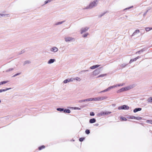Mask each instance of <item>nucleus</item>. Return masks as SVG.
Masks as SVG:
<instances>
[{"label": "nucleus", "instance_id": "1", "mask_svg": "<svg viewBox=\"0 0 152 152\" xmlns=\"http://www.w3.org/2000/svg\"><path fill=\"white\" fill-rule=\"evenodd\" d=\"M98 0H95L94 1L91 2L84 9H91L93 8L96 6L98 3Z\"/></svg>", "mask_w": 152, "mask_h": 152}, {"label": "nucleus", "instance_id": "2", "mask_svg": "<svg viewBox=\"0 0 152 152\" xmlns=\"http://www.w3.org/2000/svg\"><path fill=\"white\" fill-rule=\"evenodd\" d=\"M133 87V86H129L127 87L122 88L117 91V93H119L129 90Z\"/></svg>", "mask_w": 152, "mask_h": 152}, {"label": "nucleus", "instance_id": "3", "mask_svg": "<svg viewBox=\"0 0 152 152\" xmlns=\"http://www.w3.org/2000/svg\"><path fill=\"white\" fill-rule=\"evenodd\" d=\"M65 42H70L74 41L75 39L74 38L69 36L66 37L64 38Z\"/></svg>", "mask_w": 152, "mask_h": 152}, {"label": "nucleus", "instance_id": "4", "mask_svg": "<svg viewBox=\"0 0 152 152\" xmlns=\"http://www.w3.org/2000/svg\"><path fill=\"white\" fill-rule=\"evenodd\" d=\"M100 73V69L98 68L96 69L92 72V75L94 76H96L98 75Z\"/></svg>", "mask_w": 152, "mask_h": 152}, {"label": "nucleus", "instance_id": "5", "mask_svg": "<svg viewBox=\"0 0 152 152\" xmlns=\"http://www.w3.org/2000/svg\"><path fill=\"white\" fill-rule=\"evenodd\" d=\"M50 51L53 53H56L58 51V48L56 46H53L50 49Z\"/></svg>", "mask_w": 152, "mask_h": 152}, {"label": "nucleus", "instance_id": "6", "mask_svg": "<svg viewBox=\"0 0 152 152\" xmlns=\"http://www.w3.org/2000/svg\"><path fill=\"white\" fill-rule=\"evenodd\" d=\"M89 29V28L88 27H85L81 28L80 30V34H82L83 33L87 31Z\"/></svg>", "mask_w": 152, "mask_h": 152}, {"label": "nucleus", "instance_id": "7", "mask_svg": "<svg viewBox=\"0 0 152 152\" xmlns=\"http://www.w3.org/2000/svg\"><path fill=\"white\" fill-rule=\"evenodd\" d=\"M129 108V107L126 105H124L121 106H119L118 107L119 110H128Z\"/></svg>", "mask_w": 152, "mask_h": 152}, {"label": "nucleus", "instance_id": "8", "mask_svg": "<svg viewBox=\"0 0 152 152\" xmlns=\"http://www.w3.org/2000/svg\"><path fill=\"white\" fill-rule=\"evenodd\" d=\"M111 113L110 112L106 111H102L99 113V115L101 116H103L104 115H108Z\"/></svg>", "mask_w": 152, "mask_h": 152}, {"label": "nucleus", "instance_id": "9", "mask_svg": "<svg viewBox=\"0 0 152 152\" xmlns=\"http://www.w3.org/2000/svg\"><path fill=\"white\" fill-rule=\"evenodd\" d=\"M74 80V79L72 78H68L67 79H66L65 80H64V81L63 83H68L70 82H72Z\"/></svg>", "mask_w": 152, "mask_h": 152}, {"label": "nucleus", "instance_id": "10", "mask_svg": "<svg viewBox=\"0 0 152 152\" xmlns=\"http://www.w3.org/2000/svg\"><path fill=\"white\" fill-rule=\"evenodd\" d=\"M10 17V14H1L0 13V18L1 17H4L7 18V17Z\"/></svg>", "mask_w": 152, "mask_h": 152}, {"label": "nucleus", "instance_id": "11", "mask_svg": "<svg viewBox=\"0 0 152 152\" xmlns=\"http://www.w3.org/2000/svg\"><path fill=\"white\" fill-rule=\"evenodd\" d=\"M56 60L54 59H50L48 62V64H50L54 63Z\"/></svg>", "mask_w": 152, "mask_h": 152}, {"label": "nucleus", "instance_id": "12", "mask_svg": "<svg viewBox=\"0 0 152 152\" xmlns=\"http://www.w3.org/2000/svg\"><path fill=\"white\" fill-rule=\"evenodd\" d=\"M140 32V30L139 29L136 30L132 35V36H134L136 35L137 34H139Z\"/></svg>", "mask_w": 152, "mask_h": 152}, {"label": "nucleus", "instance_id": "13", "mask_svg": "<svg viewBox=\"0 0 152 152\" xmlns=\"http://www.w3.org/2000/svg\"><path fill=\"white\" fill-rule=\"evenodd\" d=\"M91 98V102L99 101L98 97H95V98Z\"/></svg>", "mask_w": 152, "mask_h": 152}, {"label": "nucleus", "instance_id": "14", "mask_svg": "<svg viewBox=\"0 0 152 152\" xmlns=\"http://www.w3.org/2000/svg\"><path fill=\"white\" fill-rule=\"evenodd\" d=\"M99 97V101H102L104 99H107V97L106 96H104L102 97Z\"/></svg>", "mask_w": 152, "mask_h": 152}, {"label": "nucleus", "instance_id": "15", "mask_svg": "<svg viewBox=\"0 0 152 152\" xmlns=\"http://www.w3.org/2000/svg\"><path fill=\"white\" fill-rule=\"evenodd\" d=\"M100 66V65H96L90 67V68L91 69H94Z\"/></svg>", "mask_w": 152, "mask_h": 152}, {"label": "nucleus", "instance_id": "16", "mask_svg": "<svg viewBox=\"0 0 152 152\" xmlns=\"http://www.w3.org/2000/svg\"><path fill=\"white\" fill-rule=\"evenodd\" d=\"M11 89V88H6L4 89H0V93H1L3 92H5V91H6L8 90H10Z\"/></svg>", "mask_w": 152, "mask_h": 152}, {"label": "nucleus", "instance_id": "17", "mask_svg": "<svg viewBox=\"0 0 152 152\" xmlns=\"http://www.w3.org/2000/svg\"><path fill=\"white\" fill-rule=\"evenodd\" d=\"M141 110L142 108H136L133 111L134 113H136L138 111Z\"/></svg>", "mask_w": 152, "mask_h": 152}, {"label": "nucleus", "instance_id": "18", "mask_svg": "<svg viewBox=\"0 0 152 152\" xmlns=\"http://www.w3.org/2000/svg\"><path fill=\"white\" fill-rule=\"evenodd\" d=\"M31 63V62L30 61L26 60L24 62L23 64L24 65H25L27 64H30Z\"/></svg>", "mask_w": 152, "mask_h": 152}, {"label": "nucleus", "instance_id": "19", "mask_svg": "<svg viewBox=\"0 0 152 152\" xmlns=\"http://www.w3.org/2000/svg\"><path fill=\"white\" fill-rule=\"evenodd\" d=\"M96 121V120L94 118H92L91 119L89 120V122L90 123H94Z\"/></svg>", "mask_w": 152, "mask_h": 152}, {"label": "nucleus", "instance_id": "20", "mask_svg": "<svg viewBox=\"0 0 152 152\" xmlns=\"http://www.w3.org/2000/svg\"><path fill=\"white\" fill-rule=\"evenodd\" d=\"M14 69L13 68H10L7 69L6 71V72H10L12 71Z\"/></svg>", "mask_w": 152, "mask_h": 152}, {"label": "nucleus", "instance_id": "21", "mask_svg": "<svg viewBox=\"0 0 152 152\" xmlns=\"http://www.w3.org/2000/svg\"><path fill=\"white\" fill-rule=\"evenodd\" d=\"M9 82V81H4L0 82V86L5 84Z\"/></svg>", "mask_w": 152, "mask_h": 152}, {"label": "nucleus", "instance_id": "22", "mask_svg": "<svg viewBox=\"0 0 152 152\" xmlns=\"http://www.w3.org/2000/svg\"><path fill=\"white\" fill-rule=\"evenodd\" d=\"M63 111L65 113H69L71 112V111L69 109H65Z\"/></svg>", "mask_w": 152, "mask_h": 152}, {"label": "nucleus", "instance_id": "23", "mask_svg": "<svg viewBox=\"0 0 152 152\" xmlns=\"http://www.w3.org/2000/svg\"><path fill=\"white\" fill-rule=\"evenodd\" d=\"M73 79L74 80H75L78 81H80L81 80V79L80 77H77Z\"/></svg>", "mask_w": 152, "mask_h": 152}, {"label": "nucleus", "instance_id": "24", "mask_svg": "<svg viewBox=\"0 0 152 152\" xmlns=\"http://www.w3.org/2000/svg\"><path fill=\"white\" fill-rule=\"evenodd\" d=\"M145 30L146 31H148L152 30V28L146 27L145 28Z\"/></svg>", "mask_w": 152, "mask_h": 152}, {"label": "nucleus", "instance_id": "25", "mask_svg": "<svg viewBox=\"0 0 152 152\" xmlns=\"http://www.w3.org/2000/svg\"><path fill=\"white\" fill-rule=\"evenodd\" d=\"M89 34L88 33H86L83 35L82 37L84 38H85Z\"/></svg>", "mask_w": 152, "mask_h": 152}, {"label": "nucleus", "instance_id": "26", "mask_svg": "<svg viewBox=\"0 0 152 152\" xmlns=\"http://www.w3.org/2000/svg\"><path fill=\"white\" fill-rule=\"evenodd\" d=\"M144 50H145L144 49H142L141 50L136 52V53L140 54V53L143 52Z\"/></svg>", "mask_w": 152, "mask_h": 152}, {"label": "nucleus", "instance_id": "27", "mask_svg": "<svg viewBox=\"0 0 152 152\" xmlns=\"http://www.w3.org/2000/svg\"><path fill=\"white\" fill-rule=\"evenodd\" d=\"M106 75H107V74H102L100 75H99V76H98L97 77H103L106 76Z\"/></svg>", "mask_w": 152, "mask_h": 152}, {"label": "nucleus", "instance_id": "28", "mask_svg": "<svg viewBox=\"0 0 152 152\" xmlns=\"http://www.w3.org/2000/svg\"><path fill=\"white\" fill-rule=\"evenodd\" d=\"M148 101L150 103H152V97L149 98L148 99Z\"/></svg>", "mask_w": 152, "mask_h": 152}, {"label": "nucleus", "instance_id": "29", "mask_svg": "<svg viewBox=\"0 0 152 152\" xmlns=\"http://www.w3.org/2000/svg\"><path fill=\"white\" fill-rule=\"evenodd\" d=\"M64 22V21H61V22H58L56 24V25H58L61 24H62Z\"/></svg>", "mask_w": 152, "mask_h": 152}, {"label": "nucleus", "instance_id": "30", "mask_svg": "<svg viewBox=\"0 0 152 152\" xmlns=\"http://www.w3.org/2000/svg\"><path fill=\"white\" fill-rule=\"evenodd\" d=\"M137 59H136V58H134V59H131L130 61H129V63L130 64L131 63H132L134 61H136Z\"/></svg>", "mask_w": 152, "mask_h": 152}, {"label": "nucleus", "instance_id": "31", "mask_svg": "<svg viewBox=\"0 0 152 152\" xmlns=\"http://www.w3.org/2000/svg\"><path fill=\"white\" fill-rule=\"evenodd\" d=\"M57 110L58 111H59L60 112H61L62 111H64V109L63 108H58L57 109Z\"/></svg>", "mask_w": 152, "mask_h": 152}, {"label": "nucleus", "instance_id": "32", "mask_svg": "<svg viewBox=\"0 0 152 152\" xmlns=\"http://www.w3.org/2000/svg\"><path fill=\"white\" fill-rule=\"evenodd\" d=\"M45 148V146L44 145H42L41 146L39 147V150H41L42 149L44 148Z\"/></svg>", "mask_w": 152, "mask_h": 152}, {"label": "nucleus", "instance_id": "33", "mask_svg": "<svg viewBox=\"0 0 152 152\" xmlns=\"http://www.w3.org/2000/svg\"><path fill=\"white\" fill-rule=\"evenodd\" d=\"M135 119L137 120H140L142 119V118L139 116L135 117Z\"/></svg>", "mask_w": 152, "mask_h": 152}, {"label": "nucleus", "instance_id": "34", "mask_svg": "<svg viewBox=\"0 0 152 152\" xmlns=\"http://www.w3.org/2000/svg\"><path fill=\"white\" fill-rule=\"evenodd\" d=\"M20 74H21V73H18L14 75L12 77H15L17 76L20 75Z\"/></svg>", "mask_w": 152, "mask_h": 152}, {"label": "nucleus", "instance_id": "35", "mask_svg": "<svg viewBox=\"0 0 152 152\" xmlns=\"http://www.w3.org/2000/svg\"><path fill=\"white\" fill-rule=\"evenodd\" d=\"M135 117L134 116H132L128 117L129 119H135Z\"/></svg>", "mask_w": 152, "mask_h": 152}, {"label": "nucleus", "instance_id": "36", "mask_svg": "<svg viewBox=\"0 0 152 152\" xmlns=\"http://www.w3.org/2000/svg\"><path fill=\"white\" fill-rule=\"evenodd\" d=\"M86 133L87 134H88L90 133V132L89 130L87 129L85 131Z\"/></svg>", "mask_w": 152, "mask_h": 152}, {"label": "nucleus", "instance_id": "37", "mask_svg": "<svg viewBox=\"0 0 152 152\" xmlns=\"http://www.w3.org/2000/svg\"><path fill=\"white\" fill-rule=\"evenodd\" d=\"M85 102H91V98H88L85 99Z\"/></svg>", "mask_w": 152, "mask_h": 152}, {"label": "nucleus", "instance_id": "38", "mask_svg": "<svg viewBox=\"0 0 152 152\" xmlns=\"http://www.w3.org/2000/svg\"><path fill=\"white\" fill-rule=\"evenodd\" d=\"M73 108L75 110H80L81 109L80 108L78 107H74Z\"/></svg>", "mask_w": 152, "mask_h": 152}, {"label": "nucleus", "instance_id": "39", "mask_svg": "<svg viewBox=\"0 0 152 152\" xmlns=\"http://www.w3.org/2000/svg\"><path fill=\"white\" fill-rule=\"evenodd\" d=\"M121 119H122L123 121H126L127 120V119L126 118L123 117H121Z\"/></svg>", "mask_w": 152, "mask_h": 152}, {"label": "nucleus", "instance_id": "40", "mask_svg": "<svg viewBox=\"0 0 152 152\" xmlns=\"http://www.w3.org/2000/svg\"><path fill=\"white\" fill-rule=\"evenodd\" d=\"M147 122L152 124V120H148L147 121Z\"/></svg>", "mask_w": 152, "mask_h": 152}, {"label": "nucleus", "instance_id": "41", "mask_svg": "<svg viewBox=\"0 0 152 152\" xmlns=\"http://www.w3.org/2000/svg\"><path fill=\"white\" fill-rule=\"evenodd\" d=\"M85 139V138H80L79 139V140L80 141L82 142Z\"/></svg>", "mask_w": 152, "mask_h": 152}, {"label": "nucleus", "instance_id": "42", "mask_svg": "<svg viewBox=\"0 0 152 152\" xmlns=\"http://www.w3.org/2000/svg\"><path fill=\"white\" fill-rule=\"evenodd\" d=\"M90 115L91 116H94V113L93 112H91L90 113Z\"/></svg>", "mask_w": 152, "mask_h": 152}, {"label": "nucleus", "instance_id": "43", "mask_svg": "<svg viewBox=\"0 0 152 152\" xmlns=\"http://www.w3.org/2000/svg\"><path fill=\"white\" fill-rule=\"evenodd\" d=\"M112 88H111V86H110L109 87H108V88L106 89L107 91H108L110 90Z\"/></svg>", "mask_w": 152, "mask_h": 152}, {"label": "nucleus", "instance_id": "44", "mask_svg": "<svg viewBox=\"0 0 152 152\" xmlns=\"http://www.w3.org/2000/svg\"><path fill=\"white\" fill-rule=\"evenodd\" d=\"M50 2L48 0H47V1H45V2H44V3H45V4H47V3H50Z\"/></svg>", "mask_w": 152, "mask_h": 152}, {"label": "nucleus", "instance_id": "45", "mask_svg": "<svg viewBox=\"0 0 152 152\" xmlns=\"http://www.w3.org/2000/svg\"><path fill=\"white\" fill-rule=\"evenodd\" d=\"M111 86V88H115V87H117V86L116 85H114V86Z\"/></svg>", "mask_w": 152, "mask_h": 152}, {"label": "nucleus", "instance_id": "46", "mask_svg": "<svg viewBox=\"0 0 152 152\" xmlns=\"http://www.w3.org/2000/svg\"><path fill=\"white\" fill-rule=\"evenodd\" d=\"M88 70H83V71H81L80 73H82V72H88Z\"/></svg>", "mask_w": 152, "mask_h": 152}, {"label": "nucleus", "instance_id": "47", "mask_svg": "<svg viewBox=\"0 0 152 152\" xmlns=\"http://www.w3.org/2000/svg\"><path fill=\"white\" fill-rule=\"evenodd\" d=\"M133 7V6H132L129 7H128V8H126L125 9H124V10H127V9H130L131 8H132Z\"/></svg>", "mask_w": 152, "mask_h": 152}, {"label": "nucleus", "instance_id": "48", "mask_svg": "<svg viewBox=\"0 0 152 152\" xmlns=\"http://www.w3.org/2000/svg\"><path fill=\"white\" fill-rule=\"evenodd\" d=\"M85 102V99L81 100L79 101L80 102Z\"/></svg>", "mask_w": 152, "mask_h": 152}, {"label": "nucleus", "instance_id": "49", "mask_svg": "<svg viewBox=\"0 0 152 152\" xmlns=\"http://www.w3.org/2000/svg\"><path fill=\"white\" fill-rule=\"evenodd\" d=\"M126 65L125 64H122L121 65V66L123 67H124Z\"/></svg>", "mask_w": 152, "mask_h": 152}, {"label": "nucleus", "instance_id": "50", "mask_svg": "<svg viewBox=\"0 0 152 152\" xmlns=\"http://www.w3.org/2000/svg\"><path fill=\"white\" fill-rule=\"evenodd\" d=\"M106 91H107L106 89H105L104 90L101 91L100 93L104 92H106Z\"/></svg>", "mask_w": 152, "mask_h": 152}, {"label": "nucleus", "instance_id": "51", "mask_svg": "<svg viewBox=\"0 0 152 152\" xmlns=\"http://www.w3.org/2000/svg\"><path fill=\"white\" fill-rule=\"evenodd\" d=\"M116 85H117V87L121 86V85L120 84H117Z\"/></svg>", "mask_w": 152, "mask_h": 152}, {"label": "nucleus", "instance_id": "52", "mask_svg": "<svg viewBox=\"0 0 152 152\" xmlns=\"http://www.w3.org/2000/svg\"><path fill=\"white\" fill-rule=\"evenodd\" d=\"M121 85V86H123L125 84L124 83H122L121 84H120Z\"/></svg>", "mask_w": 152, "mask_h": 152}, {"label": "nucleus", "instance_id": "53", "mask_svg": "<svg viewBox=\"0 0 152 152\" xmlns=\"http://www.w3.org/2000/svg\"><path fill=\"white\" fill-rule=\"evenodd\" d=\"M140 58V56H138L136 58L137 59Z\"/></svg>", "mask_w": 152, "mask_h": 152}, {"label": "nucleus", "instance_id": "54", "mask_svg": "<svg viewBox=\"0 0 152 152\" xmlns=\"http://www.w3.org/2000/svg\"><path fill=\"white\" fill-rule=\"evenodd\" d=\"M48 1H49L50 2L52 0H48Z\"/></svg>", "mask_w": 152, "mask_h": 152}, {"label": "nucleus", "instance_id": "55", "mask_svg": "<svg viewBox=\"0 0 152 152\" xmlns=\"http://www.w3.org/2000/svg\"><path fill=\"white\" fill-rule=\"evenodd\" d=\"M103 15H100V17H101V16H103Z\"/></svg>", "mask_w": 152, "mask_h": 152}]
</instances>
